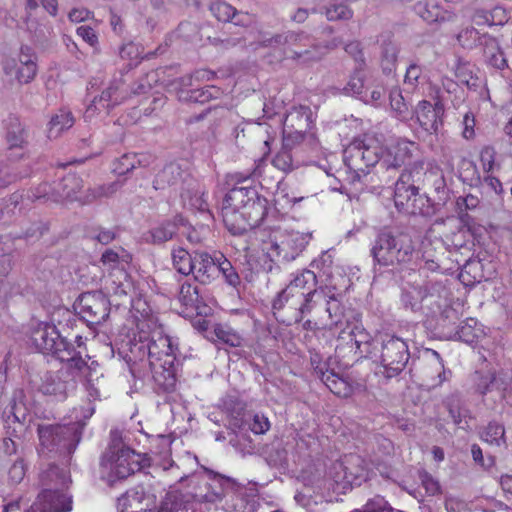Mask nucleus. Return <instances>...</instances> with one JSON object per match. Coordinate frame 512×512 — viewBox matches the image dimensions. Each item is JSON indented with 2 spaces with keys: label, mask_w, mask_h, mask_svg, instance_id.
Listing matches in <instances>:
<instances>
[{
  "label": "nucleus",
  "mask_w": 512,
  "mask_h": 512,
  "mask_svg": "<svg viewBox=\"0 0 512 512\" xmlns=\"http://www.w3.org/2000/svg\"><path fill=\"white\" fill-rule=\"evenodd\" d=\"M266 198L251 187H234L225 196L221 208L223 222L234 235L261 224L267 214Z\"/></svg>",
  "instance_id": "obj_1"
},
{
  "label": "nucleus",
  "mask_w": 512,
  "mask_h": 512,
  "mask_svg": "<svg viewBox=\"0 0 512 512\" xmlns=\"http://www.w3.org/2000/svg\"><path fill=\"white\" fill-rule=\"evenodd\" d=\"M177 345L171 337L154 332L149 341L134 343L130 352L134 359H147L154 381L164 390L173 389L176 383L175 360Z\"/></svg>",
  "instance_id": "obj_2"
},
{
  "label": "nucleus",
  "mask_w": 512,
  "mask_h": 512,
  "mask_svg": "<svg viewBox=\"0 0 512 512\" xmlns=\"http://www.w3.org/2000/svg\"><path fill=\"white\" fill-rule=\"evenodd\" d=\"M148 458L120 444H112L101 463V475L109 485L125 479L147 465Z\"/></svg>",
  "instance_id": "obj_3"
},
{
  "label": "nucleus",
  "mask_w": 512,
  "mask_h": 512,
  "mask_svg": "<svg viewBox=\"0 0 512 512\" xmlns=\"http://www.w3.org/2000/svg\"><path fill=\"white\" fill-rule=\"evenodd\" d=\"M370 478L365 461L358 455H346L330 465L326 473L329 486L336 492H345L353 485H361Z\"/></svg>",
  "instance_id": "obj_4"
},
{
  "label": "nucleus",
  "mask_w": 512,
  "mask_h": 512,
  "mask_svg": "<svg viewBox=\"0 0 512 512\" xmlns=\"http://www.w3.org/2000/svg\"><path fill=\"white\" fill-rule=\"evenodd\" d=\"M371 252L379 264L389 266L411 261L414 246L406 234L382 232L378 235Z\"/></svg>",
  "instance_id": "obj_5"
},
{
  "label": "nucleus",
  "mask_w": 512,
  "mask_h": 512,
  "mask_svg": "<svg viewBox=\"0 0 512 512\" xmlns=\"http://www.w3.org/2000/svg\"><path fill=\"white\" fill-rule=\"evenodd\" d=\"M343 283L325 284L319 289L308 291L299 304L301 314L311 313L315 308L324 307L329 317H339L342 314L340 295L343 289L348 286L349 280L341 277Z\"/></svg>",
  "instance_id": "obj_6"
},
{
  "label": "nucleus",
  "mask_w": 512,
  "mask_h": 512,
  "mask_svg": "<svg viewBox=\"0 0 512 512\" xmlns=\"http://www.w3.org/2000/svg\"><path fill=\"white\" fill-rule=\"evenodd\" d=\"M6 79L11 83L28 84L37 74V55L28 45H22L19 53L2 63Z\"/></svg>",
  "instance_id": "obj_7"
},
{
  "label": "nucleus",
  "mask_w": 512,
  "mask_h": 512,
  "mask_svg": "<svg viewBox=\"0 0 512 512\" xmlns=\"http://www.w3.org/2000/svg\"><path fill=\"white\" fill-rule=\"evenodd\" d=\"M380 354L376 358L385 369L388 377L400 373L409 359L407 343L395 335L383 334L379 336Z\"/></svg>",
  "instance_id": "obj_8"
},
{
  "label": "nucleus",
  "mask_w": 512,
  "mask_h": 512,
  "mask_svg": "<svg viewBox=\"0 0 512 512\" xmlns=\"http://www.w3.org/2000/svg\"><path fill=\"white\" fill-rule=\"evenodd\" d=\"M245 39L248 41L249 46L254 50H257L260 47H283L285 56L290 58L302 57V51L297 50L296 47L298 44L308 41L307 36L295 32H286L284 34L271 37L267 32L254 29L248 32Z\"/></svg>",
  "instance_id": "obj_9"
},
{
  "label": "nucleus",
  "mask_w": 512,
  "mask_h": 512,
  "mask_svg": "<svg viewBox=\"0 0 512 512\" xmlns=\"http://www.w3.org/2000/svg\"><path fill=\"white\" fill-rule=\"evenodd\" d=\"M309 241V236L298 231L273 232L271 239L266 243L267 254L271 260L282 258L291 261L301 252Z\"/></svg>",
  "instance_id": "obj_10"
},
{
  "label": "nucleus",
  "mask_w": 512,
  "mask_h": 512,
  "mask_svg": "<svg viewBox=\"0 0 512 512\" xmlns=\"http://www.w3.org/2000/svg\"><path fill=\"white\" fill-rule=\"evenodd\" d=\"M421 160L413 163L411 170H405L395 184L394 202L399 211L416 213L415 202L420 200L418 189L412 183L414 177H419L424 170Z\"/></svg>",
  "instance_id": "obj_11"
},
{
  "label": "nucleus",
  "mask_w": 512,
  "mask_h": 512,
  "mask_svg": "<svg viewBox=\"0 0 512 512\" xmlns=\"http://www.w3.org/2000/svg\"><path fill=\"white\" fill-rule=\"evenodd\" d=\"M101 261L104 266L112 271L104 280V289L107 294L114 296H127L133 289L132 281L122 266L123 259L112 251L103 253Z\"/></svg>",
  "instance_id": "obj_12"
},
{
  "label": "nucleus",
  "mask_w": 512,
  "mask_h": 512,
  "mask_svg": "<svg viewBox=\"0 0 512 512\" xmlns=\"http://www.w3.org/2000/svg\"><path fill=\"white\" fill-rule=\"evenodd\" d=\"M126 98V89L123 84L116 82L109 85L99 97H95L84 112V119L93 122L102 119L109 111Z\"/></svg>",
  "instance_id": "obj_13"
},
{
  "label": "nucleus",
  "mask_w": 512,
  "mask_h": 512,
  "mask_svg": "<svg viewBox=\"0 0 512 512\" xmlns=\"http://www.w3.org/2000/svg\"><path fill=\"white\" fill-rule=\"evenodd\" d=\"M31 341L39 352L54 354L58 358L64 359L61 353L65 350L66 343L60 337L55 325L45 322L38 323L31 333Z\"/></svg>",
  "instance_id": "obj_14"
},
{
  "label": "nucleus",
  "mask_w": 512,
  "mask_h": 512,
  "mask_svg": "<svg viewBox=\"0 0 512 512\" xmlns=\"http://www.w3.org/2000/svg\"><path fill=\"white\" fill-rule=\"evenodd\" d=\"M79 313L91 324H99L108 316V300L100 292H88L78 300Z\"/></svg>",
  "instance_id": "obj_15"
},
{
  "label": "nucleus",
  "mask_w": 512,
  "mask_h": 512,
  "mask_svg": "<svg viewBox=\"0 0 512 512\" xmlns=\"http://www.w3.org/2000/svg\"><path fill=\"white\" fill-rule=\"evenodd\" d=\"M72 509L71 496L66 492L43 491L28 512H69Z\"/></svg>",
  "instance_id": "obj_16"
},
{
  "label": "nucleus",
  "mask_w": 512,
  "mask_h": 512,
  "mask_svg": "<svg viewBox=\"0 0 512 512\" xmlns=\"http://www.w3.org/2000/svg\"><path fill=\"white\" fill-rule=\"evenodd\" d=\"M416 148L415 143L407 140L392 141L385 147V154L382 156V161L387 167L396 168L407 165Z\"/></svg>",
  "instance_id": "obj_17"
},
{
  "label": "nucleus",
  "mask_w": 512,
  "mask_h": 512,
  "mask_svg": "<svg viewBox=\"0 0 512 512\" xmlns=\"http://www.w3.org/2000/svg\"><path fill=\"white\" fill-rule=\"evenodd\" d=\"M416 118L420 126L429 133H436L442 125L443 106L435 105L429 101H420L415 110Z\"/></svg>",
  "instance_id": "obj_18"
},
{
  "label": "nucleus",
  "mask_w": 512,
  "mask_h": 512,
  "mask_svg": "<svg viewBox=\"0 0 512 512\" xmlns=\"http://www.w3.org/2000/svg\"><path fill=\"white\" fill-rule=\"evenodd\" d=\"M437 298V296L428 291L427 287L420 284L407 283L403 287L402 302L412 310L421 308L423 304L428 308H432L433 304H437L439 307Z\"/></svg>",
  "instance_id": "obj_19"
},
{
  "label": "nucleus",
  "mask_w": 512,
  "mask_h": 512,
  "mask_svg": "<svg viewBox=\"0 0 512 512\" xmlns=\"http://www.w3.org/2000/svg\"><path fill=\"white\" fill-rule=\"evenodd\" d=\"M218 254L214 256L207 252L194 253V266L191 273L200 283L207 284L217 277Z\"/></svg>",
  "instance_id": "obj_20"
},
{
  "label": "nucleus",
  "mask_w": 512,
  "mask_h": 512,
  "mask_svg": "<svg viewBox=\"0 0 512 512\" xmlns=\"http://www.w3.org/2000/svg\"><path fill=\"white\" fill-rule=\"evenodd\" d=\"M316 284V275L313 271L304 270L295 275L293 280L289 283V285L279 293L278 298L274 302L275 308H280L284 302H288L290 300V294L293 293V290H302L305 292L314 290V286Z\"/></svg>",
  "instance_id": "obj_21"
},
{
  "label": "nucleus",
  "mask_w": 512,
  "mask_h": 512,
  "mask_svg": "<svg viewBox=\"0 0 512 512\" xmlns=\"http://www.w3.org/2000/svg\"><path fill=\"white\" fill-rule=\"evenodd\" d=\"M363 144L358 139H355L344 150L343 158L346 167L353 171L355 177L359 178V172L364 173V153Z\"/></svg>",
  "instance_id": "obj_22"
},
{
  "label": "nucleus",
  "mask_w": 512,
  "mask_h": 512,
  "mask_svg": "<svg viewBox=\"0 0 512 512\" xmlns=\"http://www.w3.org/2000/svg\"><path fill=\"white\" fill-rule=\"evenodd\" d=\"M363 144V153H364V166L370 167L374 166L380 160H382L383 154H385V150L383 149L380 140L369 134H365L362 138H357Z\"/></svg>",
  "instance_id": "obj_23"
},
{
  "label": "nucleus",
  "mask_w": 512,
  "mask_h": 512,
  "mask_svg": "<svg viewBox=\"0 0 512 512\" xmlns=\"http://www.w3.org/2000/svg\"><path fill=\"white\" fill-rule=\"evenodd\" d=\"M332 255L330 252H323L317 259H315L312 263V266L322 271L323 275L326 276V283L330 284L331 281L333 283L341 284L343 283L341 277L347 279L343 275V269L340 267L332 268Z\"/></svg>",
  "instance_id": "obj_24"
},
{
  "label": "nucleus",
  "mask_w": 512,
  "mask_h": 512,
  "mask_svg": "<svg viewBox=\"0 0 512 512\" xmlns=\"http://www.w3.org/2000/svg\"><path fill=\"white\" fill-rule=\"evenodd\" d=\"M74 124L72 113L65 109H60L52 115L47 125V135L49 138H57L61 133Z\"/></svg>",
  "instance_id": "obj_25"
},
{
  "label": "nucleus",
  "mask_w": 512,
  "mask_h": 512,
  "mask_svg": "<svg viewBox=\"0 0 512 512\" xmlns=\"http://www.w3.org/2000/svg\"><path fill=\"white\" fill-rule=\"evenodd\" d=\"M120 503L127 505L131 511L128 512H146L153 504V500L146 496L143 488L129 490Z\"/></svg>",
  "instance_id": "obj_26"
},
{
  "label": "nucleus",
  "mask_w": 512,
  "mask_h": 512,
  "mask_svg": "<svg viewBox=\"0 0 512 512\" xmlns=\"http://www.w3.org/2000/svg\"><path fill=\"white\" fill-rule=\"evenodd\" d=\"M171 259L173 268L180 274L188 276L195 268L194 255L192 256L186 249L182 247L173 248L171 251Z\"/></svg>",
  "instance_id": "obj_27"
},
{
  "label": "nucleus",
  "mask_w": 512,
  "mask_h": 512,
  "mask_svg": "<svg viewBox=\"0 0 512 512\" xmlns=\"http://www.w3.org/2000/svg\"><path fill=\"white\" fill-rule=\"evenodd\" d=\"M338 339L353 343L357 348L368 341V334L359 323L346 322L345 327L338 333Z\"/></svg>",
  "instance_id": "obj_28"
},
{
  "label": "nucleus",
  "mask_w": 512,
  "mask_h": 512,
  "mask_svg": "<svg viewBox=\"0 0 512 512\" xmlns=\"http://www.w3.org/2000/svg\"><path fill=\"white\" fill-rule=\"evenodd\" d=\"M70 431L65 426L39 425L38 435L43 446L49 447L65 438L66 432Z\"/></svg>",
  "instance_id": "obj_29"
},
{
  "label": "nucleus",
  "mask_w": 512,
  "mask_h": 512,
  "mask_svg": "<svg viewBox=\"0 0 512 512\" xmlns=\"http://www.w3.org/2000/svg\"><path fill=\"white\" fill-rule=\"evenodd\" d=\"M456 334L459 340L472 344L482 337L484 331L476 319L469 318L461 324Z\"/></svg>",
  "instance_id": "obj_30"
},
{
  "label": "nucleus",
  "mask_w": 512,
  "mask_h": 512,
  "mask_svg": "<svg viewBox=\"0 0 512 512\" xmlns=\"http://www.w3.org/2000/svg\"><path fill=\"white\" fill-rule=\"evenodd\" d=\"M221 91L215 86H205L200 89H193L188 92L181 91L179 93V99L183 101H193L199 103H205L212 98H218Z\"/></svg>",
  "instance_id": "obj_31"
},
{
  "label": "nucleus",
  "mask_w": 512,
  "mask_h": 512,
  "mask_svg": "<svg viewBox=\"0 0 512 512\" xmlns=\"http://www.w3.org/2000/svg\"><path fill=\"white\" fill-rule=\"evenodd\" d=\"M309 108L299 106L293 108L284 120V126L287 128H294L296 131H301L303 128L309 126Z\"/></svg>",
  "instance_id": "obj_32"
},
{
  "label": "nucleus",
  "mask_w": 512,
  "mask_h": 512,
  "mask_svg": "<svg viewBox=\"0 0 512 512\" xmlns=\"http://www.w3.org/2000/svg\"><path fill=\"white\" fill-rule=\"evenodd\" d=\"M322 381L335 395L340 397H348L352 393V386L337 374L332 372L323 374Z\"/></svg>",
  "instance_id": "obj_33"
},
{
  "label": "nucleus",
  "mask_w": 512,
  "mask_h": 512,
  "mask_svg": "<svg viewBox=\"0 0 512 512\" xmlns=\"http://www.w3.org/2000/svg\"><path fill=\"white\" fill-rule=\"evenodd\" d=\"M481 438L490 445H505V428L501 423L492 421L482 430Z\"/></svg>",
  "instance_id": "obj_34"
},
{
  "label": "nucleus",
  "mask_w": 512,
  "mask_h": 512,
  "mask_svg": "<svg viewBox=\"0 0 512 512\" xmlns=\"http://www.w3.org/2000/svg\"><path fill=\"white\" fill-rule=\"evenodd\" d=\"M175 233L176 223L166 222L153 227L145 235V240L151 243H163L170 240Z\"/></svg>",
  "instance_id": "obj_35"
},
{
  "label": "nucleus",
  "mask_w": 512,
  "mask_h": 512,
  "mask_svg": "<svg viewBox=\"0 0 512 512\" xmlns=\"http://www.w3.org/2000/svg\"><path fill=\"white\" fill-rule=\"evenodd\" d=\"M41 391L57 401H62L67 397V384L59 377H49L42 384Z\"/></svg>",
  "instance_id": "obj_36"
},
{
  "label": "nucleus",
  "mask_w": 512,
  "mask_h": 512,
  "mask_svg": "<svg viewBox=\"0 0 512 512\" xmlns=\"http://www.w3.org/2000/svg\"><path fill=\"white\" fill-rule=\"evenodd\" d=\"M398 51V46L394 41H383L381 51V66L384 72H391L395 68Z\"/></svg>",
  "instance_id": "obj_37"
},
{
  "label": "nucleus",
  "mask_w": 512,
  "mask_h": 512,
  "mask_svg": "<svg viewBox=\"0 0 512 512\" xmlns=\"http://www.w3.org/2000/svg\"><path fill=\"white\" fill-rule=\"evenodd\" d=\"M503 381L495 371H488L482 375L477 382V389L481 394L497 390L499 393L504 389Z\"/></svg>",
  "instance_id": "obj_38"
},
{
  "label": "nucleus",
  "mask_w": 512,
  "mask_h": 512,
  "mask_svg": "<svg viewBox=\"0 0 512 512\" xmlns=\"http://www.w3.org/2000/svg\"><path fill=\"white\" fill-rule=\"evenodd\" d=\"M507 20L506 11L502 7H495L489 14H477L474 19L475 23L478 25L483 23L488 25H502L507 22Z\"/></svg>",
  "instance_id": "obj_39"
},
{
  "label": "nucleus",
  "mask_w": 512,
  "mask_h": 512,
  "mask_svg": "<svg viewBox=\"0 0 512 512\" xmlns=\"http://www.w3.org/2000/svg\"><path fill=\"white\" fill-rule=\"evenodd\" d=\"M481 263L477 260L468 261L462 268L459 278L465 285L473 284L474 282H480L482 275L479 273Z\"/></svg>",
  "instance_id": "obj_40"
},
{
  "label": "nucleus",
  "mask_w": 512,
  "mask_h": 512,
  "mask_svg": "<svg viewBox=\"0 0 512 512\" xmlns=\"http://www.w3.org/2000/svg\"><path fill=\"white\" fill-rule=\"evenodd\" d=\"M369 83L370 81L365 80L364 74L362 72H357L351 76L345 87V92L361 100L362 95H364L365 91L367 90L366 88Z\"/></svg>",
  "instance_id": "obj_41"
},
{
  "label": "nucleus",
  "mask_w": 512,
  "mask_h": 512,
  "mask_svg": "<svg viewBox=\"0 0 512 512\" xmlns=\"http://www.w3.org/2000/svg\"><path fill=\"white\" fill-rule=\"evenodd\" d=\"M216 338L231 347H239L242 344V338L228 326L216 325L214 327Z\"/></svg>",
  "instance_id": "obj_42"
},
{
  "label": "nucleus",
  "mask_w": 512,
  "mask_h": 512,
  "mask_svg": "<svg viewBox=\"0 0 512 512\" xmlns=\"http://www.w3.org/2000/svg\"><path fill=\"white\" fill-rule=\"evenodd\" d=\"M218 273H222L226 282L233 287H236L240 282L237 272L222 254H218L217 274Z\"/></svg>",
  "instance_id": "obj_43"
},
{
  "label": "nucleus",
  "mask_w": 512,
  "mask_h": 512,
  "mask_svg": "<svg viewBox=\"0 0 512 512\" xmlns=\"http://www.w3.org/2000/svg\"><path fill=\"white\" fill-rule=\"evenodd\" d=\"M179 301L187 308H194L196 311L201 313L199 310L198 302L199 296L196 287L191 284H183L179 292Z\"/></svg>",
  "instance_id": "obj_44"
},
{
  "label": "nucleus",
  "mask_w": 512,
  "mask_h": 512,
  "mask_svg": "<svg viewBox=\"0 0 512 512\" xmlns=\"http://www.w3.org/2000/svg\"><path fill=\"white\" fill-rule=\"evenodd\" d=\"M82 186V181L78 177L74 175L67 176L63 181L62 197L69 200L82 201V197L78 195Z\"/></svg>",
  "instance_id": "obj_45"
},
{
  "label": "nucleus",
  "mask_w": 512,
  "mask_h": 512,
  "mask_svg": "<svg viewBox=\"0 0 512 512\" xmlns=\"http://www.w3.org/2000/svg\"><path fill=\"white\" fill-rule=\"evenodd\" d=\"M455 76L460 83L469 88L477 86V78L473 75V66L469 63L459 62L455 70Z\"/></svg>",
  "instance_id": "obj_46"
},
{
  "label": "nucleus",
  "mask_w": 512,
  "mask_h": 512,
  "mask_svg": "<svg viewBox=\"0 0 512 512\" xmlns=\"http://www.w3.org/2000/svg\"><path fill=\"white\" fill-rule=\"evenodd\" d=\"M351 512H394V510L382 496L377 495L369 499L362 508Z\"/></svg>",
  "instance_id": "obj_47"
},
{
  "label": "nucleus",
  "mask_w": 512,
  "mask_h": 512,
  "mask_svg": "<svg viewBox=\"0 0 512 512\" xmlns=\"http://www.w3.org/2000/svg\"><path fill=\"white\" fill-rule=\"evenodd\" d=\"M366 89L361 101L373 106H380L385 93L383 86L370 82Z\"/></svg>",
  "instance_id": "obj_48"
},
{
  "label": "nucleus",
  "mask_w": 512,
  "mask_h": 512,
  "mask_svg": "<svg viewBox=\"0 0 512 512\" xmlns=\"http://www.w3.org/2000/svg\"><path fill=\"white\" fill-rule=\"evenodd\" d=\"M211 13L219 20L227 22L235 17V8L223 1H215L210 6Z\"/></svg>",
  "instance_id": "obj_49"
},
{
  "label": "nucleus",
  "mask_w": 512,
  "mask_h": 512,
  "mask_svg": "<svg viewBox=\"0 0 512 512\" xmlns=\"http://www.w3.org/2000/svg\"><path fill=\"white\" fill-rule=\"evenodd\" d=\"M245 422L248 429L257 435L266 433L270 428V422L263 414L250 415Z\"/></svg>",
  "instance_id": "obj_50"
},
{
  "label": "nucleus",
  "mask_w": 512,
  "mask_h": 512,
  "mask_svg": "<svg viewBox=\"0 0 512 512\" xmlns=\"http://www.w3.org/2000/svg\"><path fill=\"white\" fill-rule=\"evenodd\" d=\"M417 13L427 22H437L445 19L444 16H440V9L435 4L419 3Z\"/></svg>",
  "instance_id": "obj_51"
},
{
  "label": "nucleus",
  "mask_w": 512,
  "mask_h": 512,
  "mask_svg": "<svg viewBox=\"0 0 512 512\" xmlns=\"http://www.w3.org/2000/svg\"><path fill=\"white\" fill-rule=\"evenodd\" d=\"M22 397L23 391H16L11 406V414L18 422H25L27 417V407L26 404L22 402Z\"/></svg>",
  "instance_id": "obj_52"
},
{
  "label": "nucleus",
  "mask_w": 512,
  "mask_h": 512,
  "mask_svg": "<svg viewBox=\"0 0 512 512\" xmlns=\"http://www.w3.org/2000/svg\"><path fill=\"white\" fill-rule=\"evenodd\" d=\"M182 509V500L177 492L166 494L158 512H179Z\"/></svg>",
  "instance_id": "obj_53"
},
{
  "label": "nucleus",
  "mask_w": 512,
  "mask_h": 512,
  "mask_svg": "<svg viewBox=\"0 0 512 512\" xmlns=\"http://www.w3.org/2000/svg\"><path fill=\"white\" fill-rule=\"evenodd\" d=\"M433 359L431 360V365L434 368L435 372L437 373V376H431V386L435 387L438 385H441L447 378H446V372L444 370V365L441 361L440 355L436 352H432Z\"/></svg>",
  "instance_id": "obj_54"
},
{
  "label": "nucleus",
  "mask_w": 512,
  "mask_h": 512,
  "mask_svg": "<svg viewBox=\"0 0 512 512\" xmlns=\"http://www.w3.org/2000/svg\"><path fill=\"white\" fill-rule=\"evenodd\" d=\"M391 108L398 116H403L407 111V105L398 88L392 89L389 94Z\"/></svg>",
  "instance_id": "obj_55"
},
{
  "label": "nucleus",
  "mask_w": 512,
  "mask_h": 512,
  "mask_svg": "<svg viewBox=\"0 0 512 512\" xmlns=\"http://www.w3.org/2000/svg\"><path fill=\"white\" fill-rule=\"evenodd\" d=\"M135 158L134 154H125L121 158L117 160L114 164V172L118 175H123L131 171L135 167Z\"/></svg>",
  "instance_id": "obj_56"
},
{
  "label": "nucleus",
  "mask_w": 512,
  "mask_h": 512,
  "mask_svg": "<svg viewBox=\"0 0 512 512\" xmlns=\"http://www.w3.org/2000/svg\"><path fill=\"white\" fill-rule=\"evenodd\" d=\"M9 148H21L25 142L24 130L20 125L13 126L7 134Z\"/></svg>",
  "instance_id": "obj_57"
},
{
  "label": "nucleus",
  "mask_w": 512,
  "mask_h": 512,
  "mask_svg": "<svg viewBox=\"0 0 512 512\" xmlns=\"http://www.w3.org/2000/svg\"><path fill=\"white\" fill-rule=\"evenodd\" d=\"M26 474V465L23 460L15 461L8 470V478L12 484L20 483Z\"/></svg>",
  "instance_id": "obj_58"
},
{
  "label": "nucleus",
  "mask_w": 512,
  "mask_h": 512,
  "mask_svg": "<svg viewBox=\"0 0 512 512\" xmlns=\"http://www.w3.org/2000/svg\"><path fill=\"white\" fill-rule=\"evenodd\" d=\"M352 15L351 10L343 4H336L326 9V16L329 20L348 19Z\"/></svg>",
  "instance_id": "obj_59"
},
{
  "label": "nucleus",
  "mask_w": 512,
  "mask_h": 512,
  "mask_svg": "<svg viewBox=\"0 0 512 512\" xmlns=\"http://www.w3.org/2000/svg\"><path fill=\"white\" fill-rule=\"evenodd\" d=\"M422 486L428 495L434 496L441 492L439 482L426 472L420 474Z\"/></svg>",
  "instance_id": "obj_60"
},
{
  "label": "nucleus",
  "mask_w": 512,
  "mask_h": 512,
  "mask_svg": "<svg viewBox=\"0 0 512 512\" xmlns=\"http://www.w3.org/2000/svg\"><path fill=\"white\" fill-rule=\"evenodd\" d=\"M77 35L80 36L91 47L97 48L98 36L91 27L85 25L78 27Z\"/></svg>",
  "instance_id": "obj_61"
},
{
  "label": "nucleus",
  "mask_w": 512,
  "mask_h": 512,
  "mask_svg": "<svg viewBox=\"0 0 512 512\" xmlns=\"http://www.w3.org/2000/svg\"><path fill=\"white\" fill-rule=\"evenodd\" d=\"M99 375H93L92 373H89V375H85V382L84 386L88 392V395L90 399H98L100 394L97 387V382L99 380Z\"/></svg>",
  "instance_id": "obj_62"
},
{
  "label": "nucleus",
  "mask_w": 512,
  "mask_h": 512,
  "mask_svg": "<svg viewBox=\"0 0 512 512\" xmlns=\"http://www.w3.org/2000/svg\"><path fill=\"white\" fill-rule=\"evenodd\" d=\"M457 39L463 47H471L478 40V31L474 28L466 29L458 34Z\"/></svg>",
  "instance_id": "obj_63"
},
{
  "label": "nucleus",
  "mask_w": 512,
  "mask_h": 512,
  "mask_svg": "<svg viewBox=\"0 0 512 512\" xmlns=\"http://www.w3.org/2000/svg\"><path fill=\"white\" fill-rule=\"evenodd\" d=\"M462 125H463L462 136L467 140L474 138V136H475V130H474L475 118L472 113H466L464 115Z\"/></svg>",
  "instance_id": "obj_64"
}]
</instances>
